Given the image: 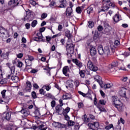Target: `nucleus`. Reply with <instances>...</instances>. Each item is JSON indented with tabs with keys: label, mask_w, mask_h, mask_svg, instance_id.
Instances as JSON below:
<instances>
[{
	"label": "nucleus",
	"mask_w": 130,
	"mask_h": 130,
	"mask_svg": "<svg viewBox=\"0 0 130 130\" xmlns=\"http://www.w3.org/2000/svg\"><path fill=\"white\" fill-rule=\"evenodd\" d=\"M112 101L113 102V105L115 108L118 110V111H123V104L121 103L120 100L118 99V98L116 96H112Z\"/></svg>",
	"instance_id": "1"
},
{
	"label": "nucleus",
	"mask_w": 130,
	"mask_h": 130,
	"mask_svg": "<svg viewBox=\"0 0 130 130\" xmlns=\"http://www.w3.org/2000/svg\"><path fill=\"white\" fill-rule=\"evenodd\" d=\"M98 50L100 55H104V56L106 57L110 55V49H109V47H108V46H106L104 49L103 46L100 45L98 48Z\"/></svg>",
	"instance_id": "2"
},
{
	"label": "nucleus",
	"mask_w": 130,
	"mask_h": 130,
	"mask_svg": "<svg viewBox=\"0 0 130 130\" xmlns=\"http://www.w3.org/2000/svg\"><path fill=\"white\" fill-rule=\"evenodd\" d=\"M67 50L68 51V55L70 54V56H72V54H73L74 51H75V45L72 43H67Z\"/></svg>",
	"instance_id": "3"
},
{
	"label": "nucleus",
	"mask_w": 130,
	"mask_h": 130,
	"mask_svg": "<svg viewBox=\"0 0 130 130\" xmlns=\"http://www.w3.org/2000/svg\"><path fill=\"white\" fill-rule=\"evenodd\" d=\"M104 32L107 35L110 34L111 30H112V27L109 25L108 23L106 22H104Z\"/></svg>",
	"instance_id": "4"
},
{
	"label": "nucleus",
	"mask_w": 130,
	"mask_h": 130,
	"mask_svg": "<svg viewBox=\"0 0 130 130\" xmlns=\"http://www.w3.org/2000/svg\"><path fill=\"white\" fill-rule=\"evenodd\" d=\"M88 125L89 127L90 128V129H92V130H99V126H100L99 122H94L93 123H89Z\"/></svg>",
	"instance_id": "5"
},
{
	"label": "nucleus",
	"mask_w": 130,
	"mask_h": 130,
	"mask_svg": "<svg viewBox=\"0 0 130 130\" xmlns=\"http://www.w3.org/2000/svg\"><path fill=\"white\" fill-rule=\"evenodd\" d=\"M87 68L92 72H96L98 70V67L93 64V63L91 60H89L87 62Z\"/></svg>",
	"instance_id": "6"
},
{
	"label": "nucleus",
	"mask_w": 130,
	"mask_h": 130,
	"mask_svg": "<svg viewBox=\"0 0 130 130\" xmlns=\"http://www.w3.org/2000/svg\"><path fill=\"white\" fill-rule=\"evenodd\" d=\"M52 126L55 128H64L66 127V125L64 124H61L59 122L54 121L52 123Z\"/></svg>",
	"instance_id": "7"
},
{
	"label": "nucleus",
	"mask_w": 130,
	"mask_h": 130,
	"mask_svg": "<svg viewBox=\"0 0 130 130\" xmlns=\"http://www.w3.org/2000/svg\"><path fill=\"white\" fill-rule=\"evenodd\" d=\"M14 74H8L7 76V79H11L12 80L14 83H17L19 82V77L18 76H13Z\"/></svg>",
	"instance_id": "8"
},
{
	"label": "nucleus",
	"mask_w": 130,
	"mask_h": 130,
	"mask_svg": "<svg viewBox=\"0 0 130 130\" xmlns=\"http://www.w3.org/2000/svg\"><path fill=\"white\" fill-rule=\"evenodd\" d=\"M42 38H43V36H42V33L39 31L37 34V37L34 38V41H37V42H40Z\"/></svg>",
	"instance_id": "9"
},
{
	"label": "nucleus",
	"mask_w": 130,
	"mask_h": 130,
	"mask_svg": "<svg viewBox=\"0 0 130 130\" xmlns=\"http://www.w3.org/2000/svg\"><path fill=\"white\" fill-rule=\"evenodd\" d=\"M22 2L21 0H10V2L8 3V5L9 6H18L19 4H21Z\"/></svg>",
	"instance_id": "10"
},
{
	"label": "nucleus",
	"mask_w": 130,
	"mask_h": 130,
	"mask_svg": "<svg viewBox=\"0 0 130 130\" xmlns=\"http://www.w3.org/2000/svg\"><path fill=\"white\" fill-rule=\"evenodd\" d=\"M56 109V113L58 115H61L63 113V109L61 106H59V105L57 106L55 108Z\"/></svg>",
	"instance_id": "11"
},
{
	"label": "nucleus",
	"mask_w": 130,
	"mask_h": 130,
	"mask_svg": "<svg viewBox=\"0 0 130 130\" xmlns=\"http://www.w3.org/2000/svg\"><path fill=\"white\" fill-rule=\"evenodd\" d=\"M72 61H73V62H74V63H75V64L79 69H81V68H82V67H83V63H82V62H81L80 61L78 60V59H73Z\"/></svg>",
	"instance_id": "12"
},
{
	"label": "nucleus",
	"mask_w": 130,
	"mask_h": 130,
	"mask_svg": "<svg viewBox=\"0 0 130 130\" xmlns=\"http://www.w3.org/2000/svg\"><path fill=\"white\" fill-rule=\"evenodd\" d=\"M8 33V30L6 29V28L0 27V34L2 35L3 38H5L6 37V34Z\"/></svg>",
	"instance_id": "13"
},
{
	"label": "nucleus",
	"mask_w": 130,
	"mask_h": 130,
	"mask_svg": "<svg viewBox=\"0 0 130 130\" xmlns=\"http://www.w3.org/2000/svg\"><path fill=\"white\" fill-rule=\"evenodd\" d=\"M113 20L115 23H118V22H119L121 20V16L119 14H117L113 17Z\"/></svg>",
	"instance_id": "14"
},
{
	"label": "nucleus",
	"mask_w": 130,
	"mask_h": 130,
	"mask_svg": "<svg viewBox=\"0 0 130 130\" xmlns=\"http://www.w3.org/2000/svg\"><path fill=\"white\" fill-rule=\"evenodd\" d=\"M13 64H17V68H22L23 67V62L22 61L18 60V59L16 58L14 61H13Z\"/></svg>",
	"instance_id": "15"
},
{
	"label": "nucleus",
	"mask_w": 130,
	"mask_h": 130,
	"mask_svg": "<svg viewBox=\"0 0 130 130\" xmlns=\"http://www.w3.org/2000/svg\"><path fill=\"white\" fill-rule=\"evenodd\" d=\"M68 72H70L69 66H65L63 68L62 73L66 77H69V74H68Z\"/></svg>",
	"instance_id": "16"
},
{
	"label": "nucleus",
	"mask_w": 130,
	"mask_h": 130,
	"mask_svg": "<svg viewBox=\"0 0 130 130\" xmlns=\"http://www.w3.org/2000/svg\"><path fill=\"white\" fill-rule=\"evenodd\" d=\"M126 88H122L119 91V94L121 96V97H126Z\"/></svg>",
	"instance_id": "17"
},
{
	"label": "nucleus",
	"mask_w": 130,
	"mask_h": 130,
	"mask_svg": "<svg viewBox=\"0 0 130 130\" xmlns=\"http://www.w3.org/2000/svg\"><path fill=\"white\" fill-rule=\"evenodd\" d=\"M90 53L91 56H95L97 53V51H96V49L95 47L92 46L90 49Z\"/></svg>",
	"instance_id": "18"
},
{
	"label": "nucleus",
	"mask_w": 130,
	"mask_h": 130,
	"mask_svg": "<svg viewBox=\"0 0 130 130\" xmlns=\"http://www.w3.org/2000/svg\"><path fill=\"white\" fill-rule=\"evenodd\" d=\"M94 79L95 80V81H96V82H98V83H99L100 86H101V85L102 84V78H101V77H100L99 75H96L94 76Z\"/></svg>",
	"instance_id": "19"
},
{
	"label": "nucleus",
	"mask_w": 130,
	"mask_h": 130,
	"mask_svg": "<svg viewBox=\"0 0 130 130\" xmlns=\"http://www.w3.org/2000/svg\"><path fill=\"white\" fill-rule=\"evenodd\" d=\"M101 87V88H103L104 89H110L111 87H112V84H110V83H107V84H103V83H102V84L100 86Z\"/></svg>",
	"instance_id": "20"
},
{
	"label": "nucleus",
	"mask_w": 130,
	"mask_h": 130,
	"mask_svg": "<svg viewBox=\"0 0 130 130\" xmlns=\"http://www.w3.org/2000/svg\"><path fill=\"white\" fill-rule=\"evenodd\" d=\"M62 99L63 100H68L72 99V95L70 93H67L62 95Z\"/></svg>",
	"instance_id": "21"
},
{
	"label": "nucleus",
	"mask_w": 130,
	"mask_h": 130,
	"mask_svg": "<svg viewBox=\"0 0 130 130\" xmlns=\"http://www.w3.org/2000/svg\"><path fill=\"white\" fill-rule=\"evenodd\" d=\"M7 66L10 69V71L11 72V74H14L15 73V66L11 64V63H7Z\"/></svg>",
	"instance_id": "22"
},
{
	"label": "nucleus",
	"mask_w": 130,
	"mask_h": 130,
	"mask_svg": "<svg viewBox=\"0 0 130 130\" xmlns=\"http://www.w3.org/2000/svg\"><path fill=\"white\" fill-rule=\"evenodd\" d=\"M20 112H21V113H23L24 116H28V115L30 114L29 111H28V109H22L21 110Z\"/></svg>",
	"instance_id": "23"
},
{
	"label": "nucleus",
	"mask_w": 130,
	"mask_h": 130,
	"mask_svg": "<svg viewBox=\"0 0 130 130\" xmlns=\"http://www.w3.org/2000/svg\"><path fill=\"white\" fill-rule=\"evenodd\" d=\"M82 119L84 123H88L90 121V118L87 117V115H84L82 117Z\"/></svg>",
	"instance_id": "24"
},
{
	"label": "nucleus",
	"mask_w": 130,
	"mask_h": 130,
	"mask_svg": "<svg viewBox=\"0 0 130 130\" xmlns=\"http://www.w3.org/2000/svg\"><path fill=\"white\" fill-rule=\"evenodd\" d=\"M66 13L67 16H72V13H73V9L72 8H67Z\"/></svg>",
	"instance_id": "25"
},
{
	"label": "nucleus",
	"mask_w": 130,
	"mask_h": 130,
	"mask_svg": "<svg viewBox=\"0 0 130 130\" xmlns=\"http://www.w3.org/2000/svg\"><path fill=\"white\" fill-rule=\"evenodd\" d=\"M32 87V85H31V82L30 81L26 82V87L25 88L26 91H30L31 90V88Z\"/></svg>",
	"instance_id": "26"
},
{
	"label": "nucleus",
	"mask_w": 130,
	"mask_h": 130,
	"mask_svg": "<svg viewBox=\"0 0 130 130\" xmlns=\"http://www.w3.org/2000/svg\"><path fill=\"white\" fill-rule=\"evenodd\" d=\"M106 5L108 7H111V8H114V7L115 6L114 5V3H112L110 0H108L106 1Z\"/></svg>",
	"instance_id": "27"
},
{
	"label": "nucleus",
	"mask_w": 130,
	"mask_h": 130,
	"mask_svg": "<svg viewBox=\"0 0 130 130\" xmlns=\"http://www.w3.org/2000/svg\"><path fill=\"white\" fill-rule=\"evenodd\" d=\"M97 108H98V109L100 110L101 112H104L106 111V110L105 109V108H104V107L100 104L98 105Z\"/></svg>",
	"instance_id": "28"
},
{
	"label": "nucleus",
	"mask_w": 130,
	"mask_h": 130,
	"mask_svg": "<svg viewBox=\"0 0 130 130\" xmlns=\"http://www.w3.org/2000/svg\"><path fill=\"white\" fill-rule=\"evenodd\" d=\"M87 25L89 28H93L94 27V22L92 21H88Z\"/></svg>",
	"instance_id": "29"
},
{
	"label": "nucleus",
	"mask_w": 130,
	"mask_h": 130,
	"mask_svg": "<svg viewBox=\"0 0 130 130\" xmlns=\"http://www.w3.org/2000/svg\"><path fill=\"white\" fill-rule=\"evenodd\" d=\"M26 67H31L32 66V61H30L27 59L25 60Z\"/></svg>",
	"instance_id": "30"
},
{
	"label": "nucleus",
	"mask_w": 130,
	"mask_h": 130,
	"mask_svg": "<svg viewBox=\"0 0 130 130\" xmlns=\"http://www.w3.org/2000/svg\"><path fill=\"white\" fill-rule=\"evenodd\" d=\"M93 39L94 40H97V39H99V34L98 33V31H95L94 36H93Z\"/></svg>",
	"instance_id": "31"
},
{
	"label": "nucleus",
	"mask_w": 130,
	"mask_h": 130,
	"mask_svg": "<svg viewBox=\"0 0 130 130\" xmlns=\"http://www.w3.org/2000/svg\"><path fill=\"white\" fill-rule=\"evenodd\" d=\"M71 110V108L70 107H67L66 109H63V114H68L69 112H70Z\"/></svg>",
	"instance_id": "32"
},
{
	"label": "nucleus",
	"mask_w": 130,
	"mask_h": 130,
	"mask_svg": "<svg viewBox=\"0 0 130 130\" xmlns=\"http://www.w3.org/2000/svg\"><path fill=\"white\" fill-rule=\"evenodd\" d=\"M37 24H38V21H37V20H35L32 21L31 23V27H32V28H34L36 27V25H37Z\"/></svg>",
	"instance_id": "33"
},
{
	"label": "nucleus",
	"mask_w": 130,
	"mask_h": 130,
	"mask_svg": "<svg viewBox=\"0 0 130 130\" xmlns=\"http://www.w3.org/2000/svg\"><path fill=\"white\" fill-rule=\"evenodd\" d=\"M109 9V7L107 5L104 6L102 7V9H101V12H105V11H107Z\"/></svg>",
	"instance_id": "34"
},
{
	"label": "nucleus",
	"mask_w": 130,
	"mask_h": 130,
	"mask_svg": "<svg viewBox=\"0 0 130 130\" xmlns=\"http://www.w3.org/2000/svg\"><path fill=\"white\" fill-rule=\"evenodd\" d=\"M79 74L81 77V78H85V71L84 70H81L79 71Z\"/></svg>",
	"instance_id": "35"
},
{
	"label": "nucleus",
	"mask_w": 130,
	"mask_h": 130,
	"mask_svg": "<svg viewBox=\"0 0 130 130\" xmlns=\"http://www.w3.org/2000/svg\"><path fill=\"white\" fill-rule=\"evenodd\" d=\"M43 88L46 90V91H49L51 89V86L50 85L46 84L43 86Z\"/></svg>",
	"instance_id": "36"
},
{
	"label": "nucleus",
	"mask_w": 130,
	"mask_h": 130,
	"mask_svg": "<svg viewBox=\"0 0 130 130\" xmlns=\"http://www.w3.org/2000/svg\"><path fill=\"white\" fill-rule=\"evenodd\" d=\"M111 128H113V124H109L105 127V129L106 130L111 129Z\"/></svg>",
	"instance_id": "37"
},
{
	"label": "nucleus",
	"mask_w": 130,
	"mask_h": 130,
	"mask_svg": "<svg viewBox=\"0 0 130 130\" xmlns=\"http://www.w3.org/2000/svg\"><path fill=\"white\" fill-rule=\"evenodd\" d=\"M87 13L88 14H91V13H93V7H88L87 9Z\"/></svg>",
	"instance_id": "38"
},
{
	"label": "nucleus",
	"mask_w": 130,
	"mask_h": 130,
	"mask_svg": "<svg viewBox=\"0 0 130 130\" xmlns=\"http://www.w3.org/2000/svg\"><path fill=\"white\" fill-rule=\"evenodd\" d=\"M99 104H100V105H105V104H106V101L104 100H99Z\"/></svg>",
	"instance_id": "39"
},
{
	"label": "nucleus",
	"mask_w": 130,
	"mask_h": 130,
	"mask_svg": "<svg viewBox=\"0 0 130 130\" xmlns=\"http://www.w3.org/2000/svg\"><path fill=\"white\" fill-rule=\"evenodd\" d=\"M35 114L37 117H39V116L41 115V114H40V111L39 110H35Z\"/></svg>",
	"instance_id": "40"
},
{
	"label": "nucleus",
	"mask_w": 130,
	"mask_h": 130,
	"mask_svg": "<svg viewBox=\"0 0 130 130\" xmlns=\"http://www.w3.org/2000/svg\"><path fill=\"white\" fill-rule=\"evenodd\" d=\"M65 36H66V37H68V38H71V37H72V35H71V31H66Z\"/></svg>",
	"instance_id": "41"
},
{
	"label": "nucleus",
	"mask_w": 130,
	"mask_h": 130,
	"mask_svg": "<svg viewBox=\"0 0 130 130\" xmlns=\"http://www.w3.org/2000/svg\"><path fill=\"white\" fill-rule=\"evenodd\" d=\"M68 124L69 126H73V125H74V124H75V122L72 120H69L68 122Z\"/></svg>",
	"instance_id": "42"
},
{
	"label": "nucleus",
	"mask_w": 130,
	"mask_h": 130,
	"mask_svg": "<svg viewBox=\"0 0 130 130\" xmlns=\"http://www.w3.org/2000/svg\"><path fill=\"white\" fill-rule=\"evenodd\" d=\"M6 119L7 120H10L11 119V113H6Z\"/></svg>",
	"instance_id": "43"
},
{
	"label": "nucleus",
	"mask_w": 130,
	"mask_h": 130,
	"mask_svg": "<svg viewBox=\"0 0 130 130\" xmlns=\"http://www.w3.org/2000/svg\"><path fill=\"white\" fill-rule=\"evenodd\" d=\"M44 125L43 124H41L39 126V129L41 130H46L47 129V127H44Z\"/></svg>",
	"instance_id": "44"
},
{
	"label": "nucleus",
	"mask_w": 130,
	"mask_h": 130,
	"mask_svg": "<svg viewBox=\"0 0 130 130\" xmlns=\"http://www.w3.org/2000/svg\"><path fill=\"white\" fill-rule=\"evenodd\" d=\"M76 11L78 14H81L82 13V9L80 7H77Z\"/></svg>",
	"instance_id": "45"
},
{
	"label": "nucleus",
	"mask_w": 130,
	"mask_h": 130,
	"mask_svg": "<svg viewBox=\"0 0 130 130\" xmlns=\"http://www.w3.org/2000/svg\"><path fill=\"white\" fill-rule=\"evenodd\" d=\"M78 108H83L84 107V103L83 102H80L78 104Z\"/></svg>",
	"instance_id": "46"
},
{
	"label": "nucleus",
	"mask_w": 130,
	"mask_h": 130,
	"mask_svg": "<svg viewBox=\"0 0 130 130\" xmlns=\"http://www.w3.org/2000/svg\"><path fill=\"white\" fill-rule=\"evenodd\" d=\"M112 68H115L116 67H117L118 66V62L117 61L116 62H113L111 64Z\"/></svg>",
	"instance_id": "47"
},
{
	"label": "nucleus",
	"mask_w": 130,
	"mask_h": 130,
	"mask_svg": "<svg viewBox=\"0 0 130 130\" xmlns=\"http://www.w3.org/2000/svg\"><path fill=\"white\" fill-rule=\"evenodd\" d=\"M120 122H121V123L122 124H124V120H123V119H122V118H120V120H118V125H119V124H120Z\"/></svg>",
	"instance_id": "48"
},
{
	"label": "nucleus",
	"mask_w": 130,
	"mask_h": 130,
	"mask_svg": "<svg viewBox=\"0 0 130 130\" xmlns=\"http://www.w3.org/2000/svg\"><path fill=\"white\" fill-rule=\"evenodd\" d=\"M30 61H33V60L34 59V57L32 56L28 55L27 58L26 59Z\"/></svg>",
	"instance_id": "49"
},
{
	"label": "nucleus",
	"mask_w": 130,
	"mask_h": 130,
	"mask_svg": "<svg viewBox=\"0 0 130 130\" xmlns=\"http://www.w3.org/2000/svg\"><path fill=\"white\" fill-rule=\"evenodd\" d=\"M6 92H7L6 90H3L2 92H1V94L2 95V97L3 98H5L6 97Z\"/></svg>",
	"instance_id": "50"
},
{
	"label": "nucleus",
	"mask_w": 130,
	"mask_h": 130,
	"mask_svg": "<svg viewBox=\"0 0 130 130\" xmlns=\"http://www.w3.org/2000/svg\"><path fill=\"white\" fill-rule=\"evenodd\" d=\"M29 3L30 5H32V6H36L37 3L36 2H35L34 0H29Z\"/></svg>",
	"instance_id": "51"
},
{
	"label": "nucleus",
	"mask_w": 130,
	"mask_h": 130,
	"mask_svg": "<svg viewBox=\"0 0 130 130\" xmlns=\"http://www.w3.org/2000/svg\"><path fill=\"white\" fill-rule=\"evenodd\" d=\"M31 96L34 98V99L37 98V95H36V92L35 91H32L31 93Z\"/></svg>",
	"instance_id": "52"
},
{
	"label": "nucleus",
	"mask_w": 130,
	"mask_h": 130,
	"mask_svg": "<svg viewBox=\"0 0 130 130\" xmlns=\"http://www.w3.org/2000/svg\"><path fill=\"white\" fill-rule=\"evenodd\" d=\"M40 94H41L42 95H45V91H44V89H40L39 90Z\"/></svg>",
	"instance_id": "53"
},
{
	"label": "nucleus",
	"mask_w": 130,
	"mask_h": 130,
	"mask_svg": "<svg viewBox=\"0 0 130 130\" xmlns=\"http://www.w3.org/2000/svg\"><path fill=\"white\" fill-rule=\"evenodd\" d=\"M63 115H64V119H66V120L67 121H69L70 120V116H69V115H68V114H63Z\"/></svg>",
	"instance_id": "54"
},
{
	"label": "nucleus",
	"mask_w": 130,
	"mask_h": 130,
	"mask_svg": "<svg viewBox=\"0 0 130 130\" xmlns=\"http://www.w3.org/2000/svg\"><path fill=\"white\" fill-rule=\"evenodd\" d=\"M78 93L80 95H81L82 96H83V97H86V96L87 95V94L84 93L83 92L81 91H78Z\"/></svg>",
	"instance_id": "55"
},
{
	"label": "nucleus",
	"mask_w": 130,
	"mask_h": 130,
	"mask_svg": "<svg viewBox=\"0 0 130 130\" xmlns=\"http://www.w3.org/2000/svg\"><path fill=\"white\" fill-rule=\"evenodd\" d=\"M47 17V13H44L41 15V18L42 19H45Z\"/></svg>",
	"instance_id": "56"
},
{
	"label": "nucleus",
	"mask_w": 130,
	"mask_h": 130,
	"mask_svg": "<svg viewBox=\"0 0 130 130\" xmlns=\"http://www.w3.org/2000/svg\"><path fill=\"white\" fill-rule=\"evenodd\" d=\"M74 85L76 86V87H79V85H80V82L78 80H76L74 82Z\"/></svg>",
	"instance_id": "57"
},
{
	"label": "nucleus",
	"mask_w": 130,
	"mask_h": 130,
	"mask_svg": "<svg viewBox=\"0 0 130 130\" xmlns=\"http://www.w3.org/2000/svg\"><path fill=\"white\" fill-rule=\"evenodd\" d=\"M66 3H62V4H61L59 6L58 8H66Z\"/></svg>",
	"instance_id": "58"
},
{
	"label": "nucleus",
	"mask_w": 130,
	"mask_h": 130,
	"mask_svg": "<svg viewBox=\"0 0 130 130\" xmlns=\"http://www.w3.org/2000/svg\"><path fill=\"white\" fill-rule=\"evenodd\" d=\"M121 81H122V82H126V81H127V77H123L121 78Z\"/></svg>",
	"instance_id": "59"
},
{
	"label": "nucleus",
	"mask_w": 130,
	"mask_h": 130,
	"mask_svg": "<svg viewBox=\"0 0 130 130\" xmlns=\"http://www.w3.org/2000/svg\"><path fill=\"white\" fill-rule=\"evenodd\" d=\"M51 40V37L50 36H46V41H47L48 42H49Z\"/></svg>",
	"instance_id": "60"
},
{
	"label": "nucleus",
	"mask_w": 130,
	"mask_h": 130,
	"mask_svg": "<svg viewBox=\"0 0 130 130\" xmlns=\"http://www.w3.org/2000/svg\"><path fill=\"white\" fill-rule=\"evenodd\" d=\"M51 107H52V108H53V107H54V106H55V101H52L51 102Z\"/></svg>",
	"instance_id": "61"
},
{
	"label": "nucleus",
	"mask_w": 130,
	"mask_h": 130,
	"mask_svg": "<svg viewBox=\"0 0 130 130\" xmlns=\"http://www.w3.org/2000/svg\"><path fill=\"white\" fill-rule=\"evenodd\" d=\"M98 31H99L100 32H101V31H102L103 30V27H102L101 25H99L98 27Z\"/></svg>",
	"instance_id": "62"
},
{
	"label": "nucleus",
	"mask_w": 130,
	"mask_h": 130,
	"mask_svg": "<svg viewBox=\"0 0 130 130\" xmlns=\"http://www.w3.org/2000/svg\"><path fill=\"white\" fill-rule=\"evenodd\" d=\"M17 57H18V58H22V57H23V54L22 53H19L17 55Z\"/></svg>",
	"instance_id": "63"
},
{
	"label": "nucleus",
	"mask_w": 130,
	"mask_h": 130,
	"mask_svg": "<svg viewBox=\"0 0 130 130\" xmlns=\"http://www.w3.org/2000/svg\"><path fill=\"white\" fill-rule=\"evenodd\" d=\"M100 92L101 93V96H102V97H103V98H104V97H105V93H104V92H103V91L100 90Z\"/></svg>",
	"instance_id": "64"
}]
</instances>
